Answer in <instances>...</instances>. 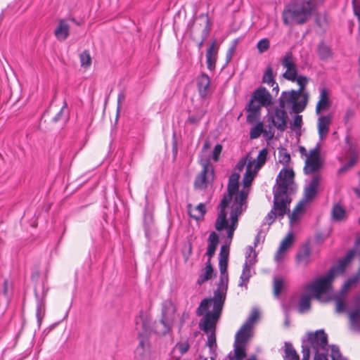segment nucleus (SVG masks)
Returning <instances> with one entry per match:
<instances>
[{"label":"nucleus","instance_id":"nucleus-1","mask_svg":"<svg viewBox=\"0 0 360 360\" xmlns=\"http://www.w3.org/2000/svg\"><path fill=\"white\" fill-rule=\"evenodd\" d=\"M325 0H308L296 1L288 5L283 12V23L286 25L291 22L305 23L311 17L312 12Z\"/></svg>","mask_w":360,"mask_h":360},{"label":"nucleus","instance_id":"nucleus-2","mask_svg":"<svg viewBox=\"0 0 360 360\" xmlns=\"http://www.w3.org/2000/svg\"><path fill=\"white\" fill-rule=\"evenodd\" d=\"M228 281V274H220L217 288L214 291L213 297L205 298L200 302V305L196 310V314L198 316H201V315L203 314V311L210 310L209 309L210 306H212V311L219 313L222 312L226 300Z\"/></svg>","mask_w":360,"mask_h":360},{"label":"nucleus","instance_id":"nucleus-3","mask_svg":"<svg viewBox=\"0 0 360 360\" xmlns=\"http://www.w3.org/2000/svg\"><path fill=\"white\" fill-rule=\"evenodd\" d=\"M272 103L273 97L265 87L260 86L256 89L245 106V110L248 112L247 122L253 123L259 120L262 107H268Z\"/></svg>","mask_w":360,"mask_h":360},{"label":"nucleus","instance_id":"nucleus-4","mask_svg":"<svg viewBox=\"0 0 360 360\" xmlns=\"http://www.w3.org/2000/svg\"><path fill=\"white\" fill-rule=\"evenodd\" d=\"M240 176L239 173L236 172L229 176L227 186L228 193L221 200L219 205L220 210L214 224L215 229L218 231H222L227 226V214L225 209L232 200L233 196L238 191Z\"/></svg>","mask_w":360,"mask_h":360},{"label":"nucleus","instance_id":"nucleus-5","mask_svg":"<svg viewBox=\"0 0 360 360\" xmlns=\"http://www.w3.org/2000/svg\"><path fill=\"white\" fill-rule=\"evenodd\" d=\"M202 318L200 320L199 328L201 330L207 334V346L212 349L217 346L216 328L221 313L212 311L210 310L203 311Z\"/></svg>","mask_w":360,"mask_h":360},{"label":"nucleus","instance_id":"nucleus-6","mask_svg":"<svg viewBox=\"0 0 360 360\" xmlns=\"http://www.w3.org/2000/svg\"><path fill=\"white\" fill-rule=\"evenodd\" d=\"M308 102V94H299L295 90L285 91L281 93L278 99L279 107L284 109L285 107H291V110L298 114L304 110Z\"/></svg>","mask_w":360,"mask_h":360},{"label":"nucleus","instance_id":"nucleus-7","mask_svg":"<svg viewBox=\"0 0 360 360\" xmlns=\"http://www.w3.org/2000/svg\"><path fill=\"white\" fill-rule=\"evenodd\" d=\"M176 307L170 300H165L162 304V317L155 323V333L160 335L167 334L172 328L175 319Z\"/></svg>","mask_w":360,"mask_h":360},{"label":"nucleus","instance_id":"nucleus-8","mask_svg":"<svg viewBox=\"0 0 360 360\" xmlns=\"http://www.w3.org/2000/svg\"><path fill=\"white\" fill-rule=\"evenodd\" d=\"M295 173L291 168L282 169L276 178V184L274 187V195L275 197V205L278 206V198L287 200H292L288 195V187L293 184Z\"/></svg>","mask_w":360,"mask_h":360},{"label":"nucleus","instance_id":"nucleus-9","mask_svg":"<svg viewBox=\"0 0 360 360\" xmlns=\"http://www.w3.org/2000/svg\"><path fill=\"white\" fill-rule=\"evenodd\" d=\"M303 343L312 348L315 352L314 360H329L328 354L320 353V349L325 350L328 347V335L323 330H319L315 333H308V340Z\"/></svg>","mask_w":360,"mask_h":360},{"label":"nucleus","instance_id":"nucleus-10","mask_svg":"<svg viewBox=\"0 0 360 360\" xmlns=\"http://www.w3.org/2000/svg\"><path fill=\"white\" fill-rule=\"evenodd\" d=\"M248 196V192L247 191H240L234 198L236 206L233 207L230 213L231 223L229 224L227 221V226L223 229H227V239L229 240V243H231L233 239L234 231L238 226V215L243 212L242 206Z\"/></svg>","mask_w":360,"mask_h":360},{"label":"nucleus","instance_id":"nucleus-11","mask_svg":"<svg viewBox=\"0 0 360 360\" xmlns=\"http://www.w3.org/2000/svg\"><path fill=\"white\" fill-rule=\"evenodd\" d=\"M333 279V271H328L326 276L317 278L308 285L307 290L313 297L319 300L321 295L326 293L330 290Z\"/></svg>","mask_w":360,"mask_h":360},{"label":"nucleus","instance_id":"nucleus-12","mask_svg":"<svg viewBox=\"0 0 360 360\" xmlns=\"http://www.w3.org/2000/svg\"><path fill=\"white\" fill-rule=\"evenodd\" d=\"M202 169L196 176L193 186L195 189H205L207 188L208 184H212L214 172L212 165L209 162H204L202 163Z\"/></svg>","mask_w":360,"mask_h":360},{"label":"nucleus","instance_id":"nucleus-13","mask_svg":"<svg viewBox=\"0 0 360 360\" xmlns=\"http://www.w3.org/2000/svg\"><path fill=\"white\" fill-rule=\"evenodd\" d=\"M290 200H287L281 198H278L277 201L278 206L275 205V197L274 196V205L272 210L267 214L264 219L262 226L268 224L269 225L272 224L276 220V215L281 218H283L284 215L289 213L290 209L288 205L290 204Z\"/></svg>","mask_w":360,"mask_h":360},{"label":"nucleus","instance_id":"nucleus-14","mask_svg":"<svg viewBox=\"0 0 360 360\" xmlns=\"http://www.w3.org/2000/svg\"><path fill=\"white\" fill-rule=\"evenodd\" d=\"M357 246H360V240L357 243ZM360 279V266L358 272L355 276L352 278H349L346 283L343 285L340 295H338L334 297V300L335 302V310L338 313H342L345 311L346 309V303L342 299V296L347 292L348 289L352 286V284L356 283Z\"/></svg>","mask_w":360,"mask_h":360},{"label":"nucleus","instance_id":"nucleus-15","mask_svg":"<svg viewBox=\"0 0 360 360\" xmlns=\"http://www.w3.org/2000/svg\"><path fill=\"white\" fill-rule=\"evenodd\" d=\"M319 153L320 148L318 145L309 151V154L307 158L304 168L305 174H309L319 169L321 165L319 158Z\"/></svg>","mask_w":360,"mask_h":360},{"label":"nucleus","instance_id":"nucleus-16","mask_svg":"<svg viewBox=\"0 0 360 360\" xmlns=\"http://www.w3.org/2000/svg\"><path fill=\"white\" fill-rule=\"evenodd\" d=\"M267 122H271L272 125L281 131L287 129L288 114L285 109L275 108L274 114L268 117Z\"/></svg>","mask_w":360,"mask_h":360},{"label":"nucleus","instance_id":"nucleus-17","mask_svg":"<svg viewBox=\"0 0 360 360\" xmlns=\"http://www.w3.org/2000/svg\"><path fill=\"white\" fill-rule=\"evenodd\" d=\"M139 343L134 352L136 360H150V349L148 338L142 333L139 334Z\"/></svg>","mask_w":360,"mask_h":360},{"label":"nucleus","instance_id":"nucleus-18","mask_svg":"<svg viewBox=\"0 0 360 360\" xmlns=\"http://www.w3.org/2000/svg\"><path fill=\"white\" fill-rule=\"evenodd\" d=\"M321 181V176L319 174L313 176L310 182L307 184L304 188V196L301 199L307 204L312 201L318 193V188Z\"/></svg>","mask_w":360,"mask_h":360},{"label":"nucleus","instance_id":"nucleus-19","mask_svg":"<svg viewBox=\"0 0 360 360\" xmlns=\"http://www.w3.org/2000/svg\"><path fill=\"white\" fill-rule=\"evenodd\" d=\"M196 84L200 96L206 98L211 95L210 79L205 73H202L196 79Z\"/></svg>","mask_w":360,"mask_h":360},{"label":"nucleus","instance_id":"nucleus-20","mask_svg":"<svg viewBox=\"0 0 360 360\" xmlns=\"http://www.w3.org/2000/svg\"><path fill=\"white\" fill-rule=\"evenodd\" d=\"M56 39L60 41L66 40L70 35V25L66 19H59L58 25L54 30Z\"/></svg>","mask_w":360,"mask_h":360},{"label":"nucleus","instance_id":"nucleus-21","mask_svg":"<svg viewBox=\"0 0 360 360\" xmlns=\"http://www.w3.org/2000/svg\"><path fill=\"white\" fill-rule=\"evenodd\" d=\"M252 328H253L248 326V324L243 323L236 334L235 342L236 343L245 345L252 336Z\"/></svg>","mask_w":360,"mask_h":360},{"label":"nucleus","instance_id":"nucleus-22","mask_svg":"<svg viewBox=\"0 0 360 360\" xmlns=\"http://www.w3.org/2000/svg\"><path fill=\"white\" fill-rule=\"evenodd\" d=\"M254 164H255V160H250L248 161V163L247 167H246V171H245V173L243 179V184L244 189H243L242 191H247L248 193H249V190L246 189V188H248L251 185L253 179L255 176V174L257 172V171H256L255 169H252Z\"/></svg>","mask_w":360,"mask_h":360},{"label":"nucleus","instance_id":"nucleus-23","mask_svg":"<svg viewBox=\"0 0 360 360\" xmlns=\"http://www.w3.org/2000/svg\"><path fill=\"white\" fill-rule=\"evenodd\" d=\"M316 53L319 58L323 61H327L333 58V52L330 46L321 41L316 47Z\"/></svg>","mask_w":360,"mask_h":360},{"label":"nucleus","instance_id":"nucleus-24","mask_svg":"<svg viewBox=\"0 0 360 360\" xmlns=\"http://www.w3.org/2000/svg\"><path fill=\"white\" fill-rule=\"evenodd\" d=\"M330 103L328 90L326 88H321L320 90L319 100L316 106V114L319 115L322 111L328 108Z\"/></svg>","mask_w":360,"mask_h":360},{"label":"nucleus","instance_id":"nucleus-25","mask_svg":"<svg viewBox=\"0 0 360 360\" xmlns=\"http://www.w3.org/2000/svg\"><path fill=\"white\" fill-rule=\"evenodd\" d=\"M331 122L330 115H323L319 117L317 127L320 139H323L329 131V127Z\"/></svg>","mask_w":360,"mask_h":360},{"label":"nucleus","instance_id":"nucleus-26","mask_svg":"<svg viewBox=\"0 0 360 360\" xmlns=\"http://www.w3.org/2000/svg\"><path fill=\"white\" fill-rule=\"evenodd\" d=\"M354 309L349 312V319L355 328H360V295L354 297Z\"/></svg>","mask_w":360,"mask_h":360},{"label":"nucleus","instance_id":"nucleus-27","mask_svg":"<svg viewBox=\"0 0 360 360\" xmlns=\"http://www.w3.org/2000/svg\"><path fill=\"white\" fill-rule=\"evenodd\" d=\"M216 41H214L206 52V62L207 68L212 70L215 68L217 49L215 48Z\"/></svg>","mask_w":360,"mask_h":360},{"label":"nucleus","instance_id":"nucleus-28","mask_svg":"<svg viewBox=\"0 0 360 360\" xmlns=\"http://www.w3.org/2000/svg\"><path fill=\"white\" fill-rule=\"evenodd\" d=\"M208 245H207V255L208 256L209 259H210L214 255L217 247L219 243V236L215 232L210 233L209 237H208Z\"/></svg>","mask_w":360,"mask_h":360},{"label":"nucleus","instance_id":"nucleus-29","mask_svg":"<svg viewBox=\"0 0 360 360\" xmlns=\"http://www.w3.org/2000/svg\"><path fill=\"white\" fill-rule=\"evenodd\" d=\"M293 238L292 234L286 236L281 243L279 248L275 255V260L279 261L283 256L287 249L292 244Z\"/></svg>","mask_w":360,"mask_h":360},{"label":"nucleus","instance_id":"nucleus-30","mask_svg":"<svg viewBox=\"0 0 360 360\" xmlns=\"http://www.w3.org/2000/svg\"><path fill=\"white\" fill-rule=\"evenodd\" d=\"M213 272L214 270L210 262V259H208L204 269V272L200 275L197 281V283L199 285H202L206 281L210 279L212 276Z\"/></svg>","mask_w":360,"mask_h":360},{"label":"nucleus","instance_id":"nucleus-31","mask_svg":"<svg viewBox=\"0 0 360 360\" xmlns=\"http://www.w3.org/2000/svg\"><path fill=\"white\" fill-rule=\"evenodd\" d=\"M250 265L251 264H248V262L245 261L243 265L242 274L240 277V282L238 284V285L240 287L245 286L247 288V283L250 278Z\"/></svg>","mask_w":360,"mask_h":360},{"label":"nucleus","instance_id":"nucleus-32","mask_svg":"<svg viewBox=\"0 0 360 360\" xmlns=\"http://www.w3.org/2000/svg\"><path fill=\"white\" fill-rule=\"evenodd\" d=\"M300 357L292 345L289 342L285 343L284 360H299Z\"/></svg>","mask_w":360,"mask_h":360},{"label":"nucleus","instance_id":"nucleus-33","mask_svg":"<svg viewBox=\"0 0 360 360\" xmlns=\"http://www.w3.org/2000/svg\"><path fill=\"white\" fill-rule=\"evenodd\" d=\"M307 205V203L300 200V202L297 203L295 209L293 210L292 212L288 214L290 222L292 224L293 222H295L299 219V214L303 211L304 206Z\"/></svg>","mask_w":360,"mask_h":360},{"label":"nucleus","instance_id":"nucleus-34","mask_svg":"<svg viewBox=\"0 0 360 360\" xmlns=\"http://www.w3.org/2000/svg\"><path fill=\"white\" fill-rule=\"evenodd\" d=\"M311 308L310 297L304 295L301 297L298 304V311L300 314H303L309 311Z\"/></svg>","mask_w":360,"mask_h":360},{"label":"nucleus","instance_id":"nucleus-35","mask_svg":"<svg viewBox=\"0 0 360 360\" xmlns=\"http://www.w3.org/2000/svg\"><path fill=\"white\" fill-rule=\"evenodd\" d=\"M282 65L286 68V70L297 68L296 65L293 60V55L291 51L285 53L281 60Z\"/></svg>","mask_w":360,"mask_h":360},{"label":"nucleus","instance_id":"nucleus-36","mask_svg":"<svg viewBox=\"0 0 360 360\" xmlns=\"http://www.w3.org/2000/svg\"><path fill=\"white\" fill-rule=\"evenodd\" d=\"M310 252H311L309 245H304L297 255L296 258L297 262L307 264L309 262Z\"/></svg>","mask_w":360,"mask_h":360},{"label":"nucleus","instance_id":"nucleus-37","mask_svg":"<svg viewBox=\"0 0 360 360\" xmlns=\"http://www.w3.org/2000/svg\"><path fill=\"white\" fill-rule=\"evenodd\" d=\"M191 207V205L189 204L188 205V214L191 217L195 219H200V218L203 217L205 214L206 213V208L205 205L203 203H200L198 205L195 209V212H198V214H193L192 212L190 210V208Z\"/></svg>","mask_w":360,"mask_h":360},{"label":"nucleus","instance_id":"nucleus-38","mask_svg":"<svg viewBox=\"0 0 360 360\" xmlns=\"http://www.w3.org/2000/svg\"><path fill=\"white\" fill-rule=\"evenodd\" d=\"M268 150L266 148L261 150L257 158V162L254 164V168L256 171H258L266 162L267 158Z\"/></svg>","mask_w":360,"mask_h":360},{"label":"nucleus","instance_id":"nucleus-39","mask_svg":"<svg viewBox=\"0 0 360 360\" xmlns=\"http://www.w3.org/2000/svg\"><path fill=\"white\" fill-rule=\"evenodd\" d=\"M246 356L244 344L236 343L234 344V355L231 357L238 360H242Z\"/></svg>","mask_w":360,"mask_h":360},{"label":"nucleus","instance_id":"nucleus-40","mask_svg":"<svg viewBox=\"0 0 360 360\" xmlns=\"http://www.w3.org/2000/svg\"><path fill=\"white\" fill-rule=\"evenodd\" d=\"M275 82L276 81L273 75V69L271 65H269L264 73L262 82L266 83L269 86H274Z\"/></svg>","mask_w":360,"mask_h":360},{"label":"nucleus","instance_id":"nucleus-41","mask_svg":"<svg viewBox=\"0 0 360 360\" xmlns=\"http://www.w3.org/2000/svg\"><path fill=\"white\" fill-rule=\"evenodd\" d=\"M345 215V210L338 204L333 206L332 210V216L333 219L336 221L342 220Z\"/></svg>","mask_w":360,"mask_h":360},{"label":"nucleus","instance_id":"nucleus-42","mask_svg":"<svg viewBox=\"0 0 360 360\" xmlns=\"http://www.w3.org/2000/svg\"><path fill=\"white\" fill-rule=\"evenodd\" d=\"M283 279L281 277L274 278V295L278 297L283 288Z\"/></svg>","mask_w":360,"mask_h":360},{"label":"nucleus","instance_id":"nucleus-43","mask_svg":"<svg viewBox=\"0 0 360 360\" xmlns=\"http://www.w3.org/2000/svg\"><path fill=\"white\" fill-rule=\"evenodd\" d=\"M278 161L284 166H287L290 161V155L285 148L278 150Z\"/></svg>","mask_w":360,"mask_h":360},{"label":"nucleus","instance_id":"nucleus-44","mask_svg":"<svg viewBox=\"0 0 360 360\" xmlns=\"http://www.w3.org/2000/svg\"><path fill=\"white\" fill-rule=\"evenodd\" d=\"M263 124L262 122H258L254 127H252L250 131V138L251 139H255L260 136L263 133Z\"/></svg>","mask_w":360,"mask_h":360},{"label":"nucleus","instance_id":"nucleus-45","mask_svg":"<svg viewBox=\"0 0 360 360\" xmlns=\"http://www.w3.org/2000/svg\"><path fill=\"white\" fill-rule=\"evenodd\" d=\"M45 314V305L42 301H39L37 307L36 316L39 326L41 325L42 319Z\"/></svg>","mask_w":360,"mask_h":360},{"label":"nucleus","instance_id":"nucleus-46","mask_svg":"<svg viewBox=\"0 0 360 360\" xmlns=\"http://www.w3.org/2000/svg\"><path fill=\"white\" fill-rule=\"evenodd\" d=\"M67 103H64L63 106L61 108L60 111L57 113V115L53 117V122H58L59 121L65 122L68 120V115L65 112V109L66 108Z\"/></svg>","mask_w":360,"mask_h":360},{"label":"nucleus","instance_id":"nucleus-47","mask_svg":"<svg viewBox=\"0 0 360 360\" xmlns=\"http://www.w3.org/2000/svg\"><path fill=\"white\" fill-rule=\"evenodd\" d=\"M143 224L145 229V234L146 237H148L151 229V225L153 224V217L150 214H145L143 219Z\"/></svg>","mask_w":360,"mask_h":360},{"label":"nucleus","instance_id":"nucleus-48","mask_svg":"<svg viewBox=\"0 0 360 360\" xmlns=\"http://www.w3.org/2000/svg\"><path fill=\"white\" fill-rule=\"evenodd\" d=\"M81 65L83 67H89L91 63V58L88 51H83L80 56Z\"/></svg>","mask_w":360,"mask_h":360},{"label":"nucleus","instance_id":"nucleus-49","mask_svg":"<svg viewBox=\"0 0 360 360\" xmlns=\"http://www.w3.org/2000/svg\"><path fill=\"white\" fill-rule=\"evenodd\" d=\"M270 46V41L268 39L264 38L259 41L257 45V48L258 49V51L260 53H262L265 51H266Z\"/></svg>","mask_w":360,"mask_h":360},{"label":"nucleus","instance_id":"nucleus-50","mask_svg":"<svg viewBox=\"0 0 360 360\" xmlns=\"http://www.w3.org/2000/svg\"><path fill=\"white\" fill-rule=\"evenodd\" d=\"M307 78L304 76L300 75L296 77L295 82H297V84L300 86L298 90H295V91H299V94L302 95L303 90L304 89L307 84Z\"/></svg>","mask_w":360,"mask_h":360},{"label":"nucleus","instance_id":"nucleus-51","mask_svg":"<svg viewBox=\"0 0 360 360\" xmlns=\"http://www.w3.org/2000/svg\"><path fill=\"white\" fill-rule=\"evenodd\" d=\"M259 311L257 309H254L244 323L248 324V326L253 328L254 323L259 319Z\"/></svg>","mask_w":360,"mask_h":360},{"label":"nucleus","instance_id":"nucleus-52","mask_svg":"<svg viewBox=\"0 0 360 360\" xmlns=\"http://www.w3.org/2000/svg\"><path fill=\"white\" fill-rule=\"evenodd\" d=\"M330 347L331 349V354H330L331 360H344L338 346L333 345Z\"/></svg>","mask_w":360,"mask_h":360},{"label":"nucleus","instance_id":"nucleus-53","mask_svg":"<svg viewBox=\"0 0 360 360\" xmlns=\"http://www.w3.org/2000/svg\"><path fill=\"white\" fill-rule=\"evenodd\" d=\"M283 77L289 81L295 82L296 77H297V68L286 70L283 74Z\"/></svg>","mask_w":360,"mask_h":360},{"label":"nucleus","instance_id":"nucleus-54","mask_svg":"<svg viewBox=\"0 0 360 360\" xmlns=\"http://www.w3.org/2000/svg\"><path fill=\"white\" fill-rule=\"evenodd\" d=\"M210 30V22H209V19L207 18L206 19V25L202 32V39L198 44V46L199 49H200L202 46L204 41H205L207 37L208 36Z\"/></svg>","mask_w":360,"mask_h":360},{"label":"nucleus","instance_id":"nucleus-55","mask_svg":"<svg viewBox=\"0 0 360 360\" xmlns=\"http://www.w3.org/2000/svg\"><path fill=\"white\" fill-rule=\"evenodd\" d=\"M256 253L252 247L249 246L246 252V261L248 264H253L255 262Z\"/></svg>","mask_w":360,"mask_h":360},{"label":"nucleus","instance_id":"nucleus-56","mask_svg":"<svg viewBox=\"0 0 360 360\" xmlns=\"http://www.w3.org/2000/svg\"><path fill=\"white\" fill-rule=\"evenodd\" d=\"M205 112H200L195 115L189 116L187 122L192 124H198L200 121L202 120Z\"/></svg>","mask_w":360,"mask_h":360},{"label":"nucleus","instance_id":"nucleus-57","mask_svg":"<svg viewBox=\"0 0 360 360\" xmlns=\"http://www.w3.org/2000/svg\"><path fill=\"white\" fill-rule=\"evenodd\" d=\"M316 23L320 27H323L328 23L326 15L317 14L316 17Z\"/></svg>","mask_w":360,"mask_h":360},{"label":"nucleus","instance_id":"nucleus-58","mask_svg":"<svg viewBox=\"0 0 360 360\" xmlns=\"http://www.w3.org/2000/svg\"><path fill=\"white\" fill-rule=\"evenodd\" d=\"M352 6L354 14L357 16L360 29V1L358 0H352Z\"/></svg>","mask_w":360,"mask_h":360},{"label":"nucleus","instance_id":"nucleus-59","mask_svg":"<svg viewBox=\"0 0 360 360\" xmlns=\"http://www.w3.org/2000/svg\"><path fill=\"white\" fill-rule=\"evenodd\" d=\"M302 125V115H295L292 122L290 123L291 128H301Z\"/></svg>","mask_w":360,"mask_h":360},{"label":"nucleus","instance_id":"nucleus-60","mask_svg":"<svg viewBox=\"0 0 360 360\" xmlns=\"http://www.w3.org/2000/svg\"><path fill=\"white\" fill-rule=\"evenodd\" d=\"M229 247L226 245H221L219 259H229Z\"/></svg>","mask_w":360,"mask_h":360},{"label":"nucleus","instance_id":"nucleus-61","mask_svg":"<svg viewBox=\"0 0 360 360\" xmlns=\"http://www.w3.org/2000/svg\"><path fill=\"white\" fill-rule=\"evenodd\" d=\"M228 260L229 259H219V267L220 274H227Z\"/></svg>","mask_w":360,"mask_h":360},{"label":"nucleus","instance_id":"nucleus-62","mask_svg":"<svg viewBox=\"0 0 360 360\" xmlns=\"http://www.w3.org/2000/svg\"><path fill=\"white\" fill-rule=\"evenodd\" d=\"M222 151V146L221 144H217L214 146V150L212 152V159L217 162L219 160V155Z\"/></svg>","mask_w":360,"mask_h":360},{"label":"nucleus","instance_id":"nucleus-63","mask_svg":"<svg viewBox=\"0 0 360 360\" xmlns=\"http://www.w3.org/2000/svg\"><path fill=\"white\" fill-rule=\"evenodd\" d=\"M354 110L349 108L346 110L343 120L345 124H347L354 117Z\"/></svg>","mask_w":360,"mask_h":360},{"label":"nucleus","instance_id":"nucleus-64","mask_svg":"<svg viewBox=\"0 0 360 360\" xmlns=\"http://www.w3.org/2000/svg\"><path fill=\"white\" fill-rule=\"evenodd\" d=\"M356 160L354 158L350 159L348 162L343 165L339 170V173H343L347 172L349 169L352 167L355 164Z\"/></svg>","mask_w":360,"mask_h":360}]
</instances>
